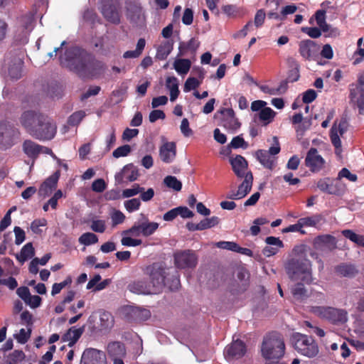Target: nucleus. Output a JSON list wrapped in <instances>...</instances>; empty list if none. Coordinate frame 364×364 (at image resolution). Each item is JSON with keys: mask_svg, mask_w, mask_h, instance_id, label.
<instances>
[{"mask_svg": "<svg viewBox=\"0 0 364 364\" xmlns=\"http://www.w3.org/2000/svg\"><path fill=\"white\" fill-rule=\"evenodd\" d=\"M61 63L82 79L97 78L106 69V65L102 61L79 47L67 49Z\"/></svg>", "mask_w": 364, "mask_h": 364, "instance_id": "nucleus-1", "label": "nucleus"}, {"mask_svg": "<svg viewBox=\"0 0 364 364\" xmlns=\"http://www.w3.org/2000/svg\"><path fill=\"white\" fill-rule=\"evenodd\" d=\"M19 121L26 132L39 141H50L57 133L55 122L39 111H25L21 114Z\"/></svg>", "mask_w": 364, "mask_h": 364, "instance_id": "nucleus-2", "label": "nucleus"}, {"mask_svg": "<svg viewBox=\"0 0 364 364\" xmlns=\"http://www.w3.org/2000/svg\"><path fill=\"white\" fill-rule=\"evenodd\" d=\"M145 273L149 275L152 287L157 294L167 287L169 290L173 291L178 289L180 286L179 275L176 271L171 274L170 269L166 268L164 264L154 262L147 266Z\"/></svg>", "mask_w": 364, "mask_h": 364, "instance_id": "nucleus-3", "label": "nucleus"}, {"mask_svg": "<svg viewBox=\"0 0 364 364\" xmlns=\"http://www.w3.org/2000/svg\"><path fill=\"white\" fill-rule=\"evenodd\" d=\"M262 356L266 360H280L285 353V343L282 336L273 331L267 334L261 346Z\"/></svg>", "mask_w": 364, "mask_h": 364, "instance_id": "nucleus-4", "label": "nucleus"}, {"mask_svg": "<svg viewBox=\"0 0 364 364\" xmlns=\"http://www.w3.org/2000/svg\"><path fill=\"white\" fill-rule=\"evenodd\" d=\"M285 269L289 277L293 281L301 280L310 284L312 281L311 262L300 256L289 259L286 264Z\"/></svg>", "mask_w": 364, "mask_h": 364, "instance_id": "nucleus-5", "label": "nucleus"}, {"mask_svg": "<svg viewBox=\"0 0 364 364\" xmlns=\"http://www.w3.org/2000/svg\"><path fill=\"white\" fill-rule=\"evenodd\" d=\"M295 350L304 356L314 358L318 353V346L312 336L297 333L293 336Z\"/></svg>", "mask_w": 364, "mask_h": 364, "instance_id": "nucleus-6", "label": "nucleus"}, {"mask_svg": "<svg viewBox=\"0 0 364 364\" xmlns=\"http://www.w3.org/2000/svg\"><path fill=\"white\" fill-rule=\"evenodd\" d=\"M311 311L321 318L333 324H342L347 321L348 314L344 309L331 306H312Z\"/></svg>", "mask_w": 364, "mask_h": 364, "instance_id": "nucleus-7", "label": "nucleus"}, {"mask_svg": "<svg viewBox=\"0 0 364 364\" xmlns=\"http://www.w3.org/2000/svg\"><path fill=\"white\" fill-rule=\"evenodd\" d=\"M142 219L134 224L128 230L123 231V235H129L134 237L142 235L149 237L153 235L159 228V224L156 222H150L146 216L141 214Z\"/></svg>", "mask_w": 364, "mask_h": 364, "instance_id": "nucleus-8", "label": "nucleus"}, {"mask_svg": "<svg viewBox=\"0 0 364 364\" xmlns=\"http://www.w3.org/2000/svg\"><path fill=\"white\" fill-rule=\"evenodd\" d=\"M274 144L269 150L259 149L255 156L259 163L266 168L272 170L274 168L275 159L274 155L280 152L281 148L279 140L277 136L273 137Z\"/></svg>", "mask_w": 364, "mask_h": 364, "instance_id": "nucleus-9", "label": "nucleus"}, {"mask_svg": "<svg viewBox=\"0 0 364 364\" xmlns=\"http://www.w3.org/2000/svg\"><path fill=\"white\" fill-rule=\"evenodd\" d=\"M174 264L178 269H193L198 263V257L191 250H178L173 254Z\"/></svg>", "mask_w": 364, "mask_h": 364, "instance_id": "nucleus-10", "label": "nucleus"}, {"mask_svg": "<svg viewBox=\"0 0 364 364\" xmlns=\"http://www.w3.org/2000/svg\"><path fill=\"white\" fill-rule=\"evenodd\" d=\"M119 0H102L101 12L104 18L113 24L120 23Z\"/></svg>", "mask_w": 364, "mask_h": 364, "instance_id": "nucleus-11", "label": "nucleus"}, {"mask_svg": "<svg viewBox=\"0 0 364 364\" xmlns=\"http://www.w3.org/2000/svg\"><path fill=\"white\" fill-rule=\"evenodd\" d=\"M299 52L305 60H316L318 56L319 46L312 40H304L299 42Z\"/></svg>", "mask_w": 364, "mask_h": 364, "instance_id": "nucleus-12", "label": "nucleus"}, {"mask_svg": "<svg viewBox=\"0 0 364 364\" xmlns=\"http://www.w3.org/2000/svg\"><path fill=\"white\" fill-rule=\"evenodd\" d=\"M80 364H107L106 355L95 348H86L82 354Z\"/></svg>", "mask_w": 364, "mask_h": 364, "instance_id": "nucleus-13", "label": "nucleus"}, {"mask_svg": "<svg viewBox=\"0 0 364 364\" xmlns=\"http://www.w3.org/2000/svg\"><path fill=\"white\" fill-rule=\"evenodd\" d=\"M219 113L222 116L220 126L231 131H236L240 127L241 123L235 117V112L232 108H223L219 111Z\"/></svg>", "mask_w": 364, "mask_h": 364, "instance_id": "nucleus-14", "label": "nucleus"}, {"mask_svg": "<svg viewBox=\"0 0 364 364\" xmlns=\"http://www.w3.org/2000/svg\"><path fill=\"white\" fill-rule=\"evenodd\" d=\"M324 164V159L318 154V151L316 148H311L308 151L305 159V165L309 167L312 172H318L321 170Z\"/></svg>", "mask_w": 364, "mask_h": 364, "instance_id": "nucleus-15", "label": "nucleus"}, {"mask_svg": "<svg viewBox=\"0 0 364 364\" xmlns=\"http://www.w3.org/2000/svg\"><path fill=\"white\" fill-rule=\"evenodd\" d=\"M139 176L137 168L133 164H127L123 167L122 171L115 175V181L118 184H121L127 181H134Z\"/></svg>", "mask_w": 364, "mask_h": 364, "instance_id": "nucleus-16", "label": "nucleus"}, {"mask_svg": "<svg viewBox=\"0 0 364 364\" xmlns=\"http://www.w3.org/2000/svg\"><path fill=\"white\" fill-rule=\"evenodd\" d=\"M128 289L137 294H156L152 286L145 280H137L128 285Z\"/></svg>", "mask_w": 364, "mask_h": 364, "instance_id": "nucleus-17", "label": "nucleus"}, {"mask_svg": "<svg viewBox=\"0 0 364 364\" xmlns=\"http://www.w3.org/2000/svg\"><path fill=\"white\" fill-rule=\"evenodd\" d=\"M246 353V346L243 341L237 340L233 341L225 349V355L229 358H239Z\"/></svg>", "mask_w": 364, "mask_h": 364, "instance_id": "nucleus-18", "label": "nucleus"}, {"mask_svg": "<svg viewBox=\"0 0 364 364\" xmlns=\"http://www.w3.org/2000/svg\"><path fill=\"white\" fill-rule=\"evenodd\" d=\"M176 154V145L175 142H166L159 149V156L164 163H171Z\"/></svg>", "mask_w": 364, "mask_h": 364, "instance_id": "nucleus-19", "label": "nucleus"}, {"mask_svg": "<svg viewBox=\"0 0 364 364\" xmlns=\"http://www.w3.org/2000/svg\"><path fill=\"white\" fill-rule=\"evenodd\" d=\"M24 154L30 159H36L43 149L41 146L31 139H26L22 144Z\"/></svg>", "mask_w": 364, "mask_h": 364, "instance_id": "nucleus-20", "label": "nucleus"}, {"mask_svg": "<svg viewBox=\"0 0 364 364\" xmlns=\"http://www.w3.org/2000/svg\"><path fill=\"white\" fill-rule=\"evenodd\" d=\"M230 163L232 167V170L238 178H243L245 176V171L247 168V161L241 155H237L235 158L230 159Z\"/></svg>", "mask_w": 364, "mask_h": 364, "instance_id": "nucleus-21", "label": "nucleus"}, {"mask_svg": "<svg viewBox=\"0 0 364 364\" xmlns=\"http://www.w3.org/2000/svg\"><path fill=\"white\" fill-rule=\"evenodd\" d=\"M317 188L322 192L330 195H338L339 189L330 178H321L316 183Z\"/></svg>", "mask_w": 364, "mask_h": 364, "instance_id": "nucleus-22", "label": "nucleus"}, {"mask_svg": "<svg viewBox=\"0 0 364 364\" xmlns=\"http://www.w3.org/2000/svg\"><path fill=\"white\" fill-rule=\"evenodd\" d=\"M314 244L318 247H326L329 250H333L337 247V241L334 236L331 235H322L317 236L314 240Z\"/></svg>", "mask_w": 364, "mask_h": 364, "instance_id": "nucleus-23", "label": "nucleus"}, {"mask_svg": "<svg viewBox=\"0 0 364 364\" xmlns=\"http://www.w3.org/2000/svg\"><path fill=\"white\" fill-rule=\"evenodd\" d=\"M60 177V171H57L50 176L41 186L39 192L41 194L48 195L55 189Z\"/></svg>", "mask_w": 364, "mask_h": 364, "instance_id": "nucleus-24", "label": "nucleus"}, {"mask_svg": "<svg viewBox=\"0 0 364 364\" xmlns=\"http://www.w3.org/2000/svg\"><path fill=\"white\" fill-rule=\"evenodd\" d=\"M200 46V42L195 38H191L188 42L181 41L178 46V56H183L190 51L194 54Z\"/></svg>", "mask_w": 364, "mask_h": 364, "instance_id": "nucleus-25", "label": "nucleus"}, {"mask_svg": "<svg viewBox=\"0 0 364 364\" xmlns=\"http://www.w3.org/2000/svg\"><path fill=\"white\" fill-rule=\"evenodd\" d=\"M335 272L337 274L345 277H353L358 273L355 266L350 263H341L337 265L335 267Z\"/></svg>", "mask_w": 364, "mask_h": 364, "instance_id": "nucleus-26", "label": "nucleus"}, {"mask_svg": "<svg viewBox=\"0 0 364 364\" xmlns=\"http://www.w3.org/2000/svg\"><path fill=\"white\" fill-rule=\"evenodd\" d=\"M83 331V328H76L75 327L73 326L67 331V333L63 336L62 340L64 342L69 341L68 346L69 347H73L81 337Z\"/></svg>", "mask_w": 364, "mask_h": 364, "instance_id": "nucleus-27", "label": "nucleus"}, {"mask_svg": "<svg viewBox=\"0 0 364 364\" xmlns=\"http://www.w3.org/2000/svg\"><path fill=\"white\" fill-rule=\"evenodd\" d=\"M173 48V41L167 40L161 43L156 50V57L160 60H164L167 58L168 55L171 53Z\"/></svg>", "mask_w": 364, "mask_h": 364, "instance_id": "nucleus-28", "label": "nucleus"}, {"mask_svg": "<svg viewBox=\"0 0 364 364\" xmlns=\"http://www.w3.org/2000/svg\"><path fill=\"white\" fill-rule=\"evenodd\" d=\"M244 181L238 186L237 192L241 193V197L245 198L251 191L253 183V175L251 171L247 172L244 176Z\"/></svg>", "mask_w": 364, "mask_h": 364, "instance_id": "nucleus-29", "label": "nucleus"}, {"mask_svg": "<svg viewBox=\"0 0 364 364\" xmlns=\"http://www.w3.org/2000/svg\"><path fill=\"white\" fill-rule=\"evenodd\" d=\"M107 352L110 357H124L126 355L124 344L119 341L111 342L107 346Z\"/></svg>", "mask_w": 364, "mask_h": 364, "instance_id": "nucleus-30", "label": "nucleus"}, {"mask_svg": "<svg viewBox=\"0 0 364 364\" xmlns=\"http://www.w3.org/2000/svg\"><path fill=\"white\" fill-rule=\"evenodd\" d=\"M129 314H130L131 318L136 322L146 321L151 316V312L149 310L139 307L132 308Z\"/></svg>", "mask_w": 364, "mask_h": 364, "instance_id": "nucleus-31", "label": "nucleus"}, {"mask_svg": "<svg viewBox=\"0 0 364 364\" xmlns=\"http://www.w3.org/2000/svg\"><path fill=\"white\" fill-rule=\"evenodd\" d=\"M35 255V250L31 242H28L21 249L19 255H16V259L21 263L33 257Z\"/></svg>", "mask_w": 364, "mask_h": 364, "instance_id": "nucleus-32", "label": "nucleus"}, {"mask_svg": "<svg viewBox=\"0 0 364 364\" xmlns=\"http://www.w3.org/2000/svg\"><path fill=\"white\" fill-rule=\"evenodd\" d=\"M324 220L321 215L316 214L310 217L301 218L299 219V225L303 227H316V225Z\"/></svg>", "mask_w": 364, "mask_h": 364, "instance_id": "nucleus-33", "label": "nucleus"}, {"mask_svg": "<svg viewBox=\"0 0 364 364\" xmlns=\"http://www.w3.org/2000/svg\"><path fill=\"white\" fill-rule=\"evenodd\" d=\"M191 66V62L188 59H177L173 63L174 69L181 75L186 74Z\"/></svg>", "mask_w": 364, "mask_h": 364, "instance_id": "nucleus-34", "label": "nucleus"}, {"mask_svg": "<svg viewBox=\"0 0 364 364\" xmlns=\"http://www.w3.org/2000/svg\"><path fill=\"white\" fill-rule=\"evenodd\" d=\"M291 293L295 300L302 301L307 298V291L305 289L304 284L297 283L292 289Z\"/></svg>", "mask_w": 364, "mask_h": 364, "instance_id": "nucleus-35", "label": "nucleus"}, {"mask_svg": "<svg viewBox=\"0 0 364 364\" xmlns=\"http://www.w3.org/2000/svg\"><path fill=\"white\" fill-rule=\"evenodd\" d=\"M30 31L26 29H22L18 26H16L14 31V40L19 44H26L28 41V36Z\"/></svg>", "mask_w": 364, "mask_h": 364, "instance_id": "nucleus-36", "label": "nucleus"}, {"mask_svg": "<svg viewBox=\"0 0 364 364\" xmlns=\"http://www.w3.org/2000/svg\"><path fill=\"white\" fill-rule=\"evenodd\" d=\"M23 62L18 60L14 63L9 68V75L11 79L18 80L22 75Z\"/></svg>", "mask_w": 364, "mask_h": 364, "instance_id": "nucleus-37", "label": "nucleus"}, {"mask_svg": "<svg viewBox=\"0 0 364 364\" xmlns=\"http://www.w3.org/2000/svg\"><path fill=\"white\" fill-rule=\"evenodd\" d=\"M164 183L169 188L175 191H180L182 188V183L176 176H168L164 178Z\"/></svg>", "mask_w": 364, "mask_h": 364, "instance_id": "nucleus-38", "label": "nucleus"}, {"mask_svg": "<svg viewBox=\"0 0 364 364\" xmlns=\"http://www.w3.org/2000/svg\"><path fill=\"white\" fill-rule=\"evenodd\" d=\"M276 112L270 107H264L262 109L259 113V118L261 121L264 122L265 124L270 123L274 118Z\"/></svg>", "mask_w": 364, "mask_h": 364, "instance_id": "nucleus-39", "label": "nucleus"}, {"mask_svg": "<svg viewBox=\"0 0 364 364\" xmlns=\"http://www.w3.org/2000/svg\"><path fill=\"white\" fill-rule=\"evenodd\" d=\"M24 358L25 354L22 350H15L6 356V364H17L23 360Z\"/></svg>", "mask_w": 364, "mask_h": 364, "instance_id": "nucleus-40", "label": "nucleus"}, {"mask_svg": "<svg viewBox=\"0 0 364 364\" xmlns=\"http://www.w3.org/2000/svg\"><path fill=\"white\" fill-rule=\"evenodd\" d=\"M78 241L81 245L88 246L97 243L98 237L92 232H85L79 237Z\"/></svg>", "mask_w": 364, "mask_h": 364, "instance_id": "nucleus-41", "label": "nucleus"}, {"mask_svg": "<svg viewBox=\"0 0 364 364\" xmlns=\"http://www.w3.org/2000/svg\"><path fill=\"white\" fill-rule=\"evenodd\" d=\"M249 144L247 141H245L242 135H238L232 138L231 142L228 146V150H229V147L232 149H239L242 148L243 149H247Z\"/></svg>", "mask_w": 364, "mask_h": 364, "instance_id": "nucleus-42", "label": "nucleus"}, {"mask_svg": "<svg viewBox=\"0 0 364 364\" xmlns=\"http://www.w3.org/2000/svg\"><path fill=\"white\" fill-rule=\"evenodd\" d=\"M33 18L29 15H23L18 18L16 26L22 29H26L30 31L32 30Z\"/></svg>", "mask_w": 364, "mask_h": 364, "instance_id": "nucleus-43", "label": "nucleus"}, {"mask_svg": "<svg viewBox=\"0 0 364 364\" xmlns=\"http://www.w3.org/2000/svg\"><path fill=\"white\" fill-rule=\"evenodd\" d=\"M280 0H267V4L269 5L273 4L274 5V8L268 12L267 16L269 18H274L277 20H283V16L279 14L276 11L278 9L279 6Z\"/></svg>", "mask_w": 364, "mask_h": 364, "instance_id": "nucleus-44", "label": "nucleus"}, {"mask_svg": "<svg viewBox=\"0 0 364 364\" xmlns=\"http://www.w3.org/2000/svg\"><path fill=\"white\" fill-rule=\"evenodd\" d=\"M220 223V218L213 216L210 218H205L200 222L201 230H206L216 226Z\"/></svg>", "mask_w": 364, "mask_h": 364, "instance_id": "nucleus-45", "label": "nucleus"}, {"mask_svg": "<svg viewBox=\"0 0 364 364\" xmlns=\"http://www.w3.org/2000/svg\"><path fill=\"white\" fill-rule=\"evenodd\" d=\"M28 331H26L24 328H21L19 331V333L14 335L15 338L17 341L21 344L26 343L31 337V328L27 327Z\"/></svg>", "mask_w": 364, "mask_h": 364, "instance_id": "nucleus-46", "label": "nucleus"}, {"mask_svg": "<svg viewBox=\"0 0 364 364\" xmlns=\"http://www.w3.org/2000/svg\"><path fill=\"white\" fill-rule=\"evenodd\" d=\"M85 113L82 110L75 112L69 117L68 123L70 126L77 125L85 117Z\"/></svg>", "mask_w": 364, "mask_h": 364, "instance_id": "nucleus-47", "label": "nucleus"}, {"mask_svg": "<svg viewBox=\"0 0 364 364\" xmlns=\"http://www.w3.org/2000/svg\"><path fill=\"white\" fill-rule=\"evenodd\" d=\"M47 225V221L46 219H36L34 220L31 224V230L32 232L37 235H41L42 233V230L40 228L41 227L46 226Z\"/></svg>", "mask_w": 364, "mask_h": 364, "instance_id": "nucleus-48", "label": "nucleus"}, {"mask_svg": "<svg viewBox=\"0 0 364 364\" xmlns=\"http://www.w3.org/2000/svg\"><path fill=\"white\" fill-rule=\"evenodd\" d=\"M338 130L334 124L330 131V138L332 144L335 146L336 149H340L341 147V141L338 134Z\"/></svg>", "mask_w": 364, "mask_h": 364, "instance_id": "nucleus-49", "label": "nucleus"}, {"mask_svg": "<svg viewBox=\"0 0 364 364\" xmlns=\"http://www.w3.org/2000/svg\"><path fill=\"white\" fill-rule=\"evenodd\" d=\"M140 205L141 202L138 198H132L124 202V207L126 210L129 213H132L139 210Z\"/></svg>", "mask_w": 364, "mask_h": 364, "instance_id": "nucleus-50", "label": "nucleus"}, {"mask_svg": "<svg viewBox=\"0 0 364 364\" xmlns=\"http://www.w3.org/2000/svg\"><path fill=\"white\" fill-rule=\"evenodd\" d=\"M200 82L196 77H190L185 82L183 90L187 92L199 87Z\"/></svg>", "mask_w": 364, "mask_h": 364, "instance_id": "nucleus-51", "label": "nucleus"}, {"mask_svg": "<svg viewBox=\"0 0 364 364\" xmlns=\"http://www.w3.org/2000/svg\"><path fill=\"white\" fill-rule=\"evenodd\" d=\"M132 151L131 146L125 144L117 148L112 153L114 158H119L127 156Z\"/></svg>", "mask_w": 364, "mask_h": 364, "instance_id": "nucleus-52", "label": "nucleus"}, {"mask_svg": "<svg viewBox=\"0 0 364 364\" xmlns=\"http://www.w3.org/2000/svg\"><path fill=\"white\" fill-rule=\"evenodd\" d=\"M266 14L264 9H259L255 16L253 25L257 28H260L264 23Z\"/></svg>", "mask_w": 364, "mask_h": 364, "instance_id": "nucleus-53", "label": "nucleus"}, {"mask_svg": "<svg viewBox=\"0 0 364 364\" xmlns=\"http://www.w3.org/2000/svg\"><path fill=\"white\" fill-rule=\"evenodd\" d=\"M144 191V188L140 187L139 184H134L132 188H127L123 191L122 196L124 198H130Z\"/></svg>", "mask_w": 364, "mask_h": 364, "instance_id": "nucleus-54", "label": "nucleus"}, {"mask_svg": "<svg viewBox=\"0 0 364 364\" xmlns=\"http://www.w3.org/2000/svg\"><path fill=\"white\" fill-rule=\"evenodd\" d=\"M317 97L316 92L313 89H309L303 93L302 100L305 104H309Z\"/></svg>", "mask_w": 364, "mask_h": 364, "instance_id": "nucleus-55", "label": "nucleus"}, {"mask_svg": "<svg viewBox=\"0 0 364 364\" xmlns=\"http://www.w3.org/2000/svg\"><path fill=\"white\" fill-rule=\"evenodd\" d=\"M252 28H253L252 21H250L243 26V28L241 30H240L239 31L235 33L233 35V37L235 38H245L247 35L248 31H250Z\"/></svg>", "mask_w": 364, "mask_h": 364, "instance_id": "nucleus-56", "label": "nucleus"}, {"mask_svg": "<svg viewBox=\"0 0 364 364\" xmlns=\"http://www.w3.org/2000/svg\"><path fill=\"white\" fill-rule=\"evenodd\" d=\"M237 244L235 242L229 241H220L215 244V246L218 248L228 250L235 252Z\"/></svg>", "mask_w": 364, "mask_h": 364, "instance_id": "nucleus-57", "label": "nucleus"}, {"mask_svg": "<svg viewBox=\"0 0 364 364\" xmlns=\"http://www.w3.org/2000/svg\"><path fill=\"white\" fill-rule=\"evenodd\" d=\"M106 183L104 179L98 178L92 183V190L96 193H102L106 189Z\"/></svg>", "mask_w": 364, "mask_h": 364, "instance_id": "nucleus-58", "label": "nucleus"}, {"mask_svg": "<svg viewBox=\"0 0 364 364\" xmlns=\"http://www.w3.org/2000/svg\"><path fill=\"white\" fill-rule=\"evenodd\" d=\"M121 243L122 245L127 247H136L140 245L142 241L141 240L134 239L131 237H124L121 240Z\"/></svg>", "mask_w": 364, "mask_h": 364, "instance_id": "nucleus-59", "label": "nucleus"}, {"mask_svg": "<svg viewBox=\"0 0 364 364\" xmlns=\"http://www.w3.org/2000/svg\"><path fill=\"white\" fill-rule=\"evenodd\" d=\"M15 233V243L17 245H21L26 239V234L23 229L16 226L14 229Z\"/></svg>", "mask_w": 364, "mask_h": 364, "instance_id": "nucleus-60", "label": "nucleus"}, {"mask_svg": "<svg viewBox=\"0 0 364 364\" xmlns=\"http://www.w3.org/2000/svg\"><path fill=\"white\" fill-rule=\"evenodd\" d=\"M21 320L22 323L26 324L27 327L31 328L33 324V315L28 310L21 313Z\"/></svg>", "mask_w": 364, "mask_h": 364, "instance_id": "nucleus-61", "label": "nucleus"}, {"mask_svg": "<svg viewBox=\"0 0 364 364\" xmlns=\"http://www.w3.org/2000/svg\"><path fill=\"white\" fill-rule=\"evenodd\" d=\"M101 90V87L100 86H92L88 88V90L82 95L81 100H85L88 99L91 96H95L99 94Z\"/></svg>", "mask_w": 364, "mask_h": 364, "instance_id": "nucleus-62", "label": "nucleus"}, {"mask_svg": "<svg viewBox=\"0 0 364 364\" xmlns=\"http://www.w3.org/2000/svg\"><path fill=\"white\" fill-rule=\"evenodd\" d=\"M83 18L85 21L95 24L99 21L98 16L95 11L92 10H87L83 14Z\"/></svg>", "mask_w": 364, "mask_h": 364, "instance_id": "nucleus-63", "label": "nucleus"}, {"mask_svg": "<svg viewBox=\"0 0 364 364\" xmlns=\"http://www.w3.org/2000/svg\"><path fill=\"white\" fill-rule=\"evenodd\" d=\"M121 198V191L119 188L107 191L105 193V198L107 200H116Z\"/></svg>", "mask_w": 364, "mask_h": 364, "instance_id": "nucleus-64", "label": "nucleus"}]
</instances>
